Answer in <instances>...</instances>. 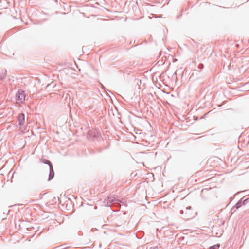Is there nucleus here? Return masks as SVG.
I'll return each instance as SVG.
<instances>
[{
  "instance_id": "3",
  "label": "nucleus",
  "mask_w": 249,
  "mask_h": 249,
  "mask_svg": "<svg viewBox=\"0 0 249 249\" xmlns=\"http://www.w3.org/2000/svg\"><path fill=\"white\" fill-rule=\"evenodd\" d=\"M7 74V71L5 69H1L0 70V79H4Z\"/></svg>"
},
{
  "instance_id": "1",
  "label": "nucleus",
  "mask_w": 249,
  "mask_h": 249,
  "mask_svg": "<svg viewBox=\"0 0 249 249\" xmlns=\"http://www.w3.org/2000/svg\"><path fill=\"white\" fill-rule=\"evenodd\" d=\"M18 119L19 122V124L20 125V129L22 132H24L27 130L26 127H23V125L25 122V115L23 113L19 114Z\"/></svg>"
},
{
  "instance_id": "4",
  "label": "nucleus",
  "mask_w": 249,
  "mask_h": 249,
  "mask_svg": "<svg viewBox=\"0 0 249 249\" xmlns=\"http://www.w3.org/2000/svg\"><path fill=\"white\" fill-rule=\"evenodd\" d=\"M219 247V246L218 245H215L213 246L210 247L208 249H218Z\"/></svg>"
},
{
  "instance_id": "2",
  "label": "nucleus",
  "mask_w": 249,
  "mask_h": 249,
  "mask_svg": "<svg viewBox=\"0 0 249 249\" xmlns=\"http://www.w3.org/2000/svg\"><path fill=\"white\" fill-rule=\"evenodd\" d=\"M25 93L23 90H19L16 94L17 100L20 103H23L25 99Z\"/></svg>"
}]
</instances>
